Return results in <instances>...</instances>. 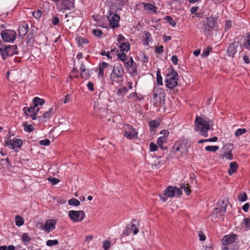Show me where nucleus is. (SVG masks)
Returning <instances> with one entry per match:
<instances>
[{
  "mask_svg": "<svg viewBox=\"0 0 250 250\" xmlns=\"http://www.w3.org/2000/svg\"><path fill=\"white\" fill-rule=\"evenodd\" d=\"M211 47L210 46H208L202 53V56L203 57H207L210 51L211 50Z\"/></svg>",
  "mask_w": 250,
  "mask_h": 250,
  "instance_id": "obj_45",
  "label": "nucleus"
},
{
  "mask_svg": "<svg viewBox=\"0 0 250 250\" xmlns=\"http://www.w3.org/2000/svg\"><path fill=\"white\" fill-rule=\"evenodd\" d=\"M244 222L245 224L246 227H247L248 228H250V219L249 218H244Z\"/></svg>",
  "mask_w": 250,
  "mask_h": 250,
  "instance_id": "obj_57",
  "label": "nucleus"
},
{
  "mask_svg": "<svg viewBox=\"0 0 250 250\" xmlns=\"http://www.w3.org/2000/svg\"><path fill=\"white\" fill-rule=\"evenodd\" d=\"M180 188L183 189L187 195H189L191 192L189 187L186 186L185 184H182Z\"/></svg>",
  "mask_w": 250,
  "mask_h": 250,
  "instance_id": "obj_44",
  "label": "nucleus"
},
{
  "mask_svg": "<svg viewBox=\"0 0 250 250\" xmlns=\"http://www.w3.org/2000/svg\"><path fill=\"white\" fill-rule=\"evenodd\" d=\"M62 10H71L74 7V3L71 1L62 0Z\"/></svg>",
  "mask_w": 250,
  "mask_h": 250,
  "instance_id": "obj_23",
  "label": "nucleus"
},
{
  "mask_svg": "<svg viewBox=\"0 0 250 250\" xmlns=\"http://www.w3.org/2000/svg\"><path fill=\"white\" fill-rule=\"evenodd\" d=\"M22 140L20 139H16L13 140L5 141L6 146L10 149H14L21 146Z\"/></svg>",
  "mask_w": 250,
  "mask_h": 250,
  "instance_id": "obj_17",
  "label": "nucleus"
},
{
  "mask_svg": "<svg viewBox=\"0 0 250 250\" xmlns=\"http://www.w3.org/2000/svg\"><path fill=\"white\" fill-rule=\"evenodd\" d=\"M125 71L123 65L120 63L114 64L110 75V79L113 83H123Z\"/></svg>",
  "mask_w": 250,
  "mask_h": 250,
  "instance_id": "obj_1",
  "label": "nucleus"
},
{
  "mask_svg": "<svg viewBox=\"0 0 250 250\" xmlns=\"http://www.w3.org/2000/svg\"><path fill=\"white\" fill-rule=\"evenodd\" d=\"M15 223L16 226L18 227H21L24 224V219L23 218L19 215H17L15 217Z\"/></svg>",
  "mask_w": 250,
  "mask_h": 250,
  "instance_id": "obj_34",
  "label": "nucleus"
},
{
  "mask_svg": "<svg viewBox=\"0 0 250 250\" xmlns=\"http://www.w3.org/2000/svg\"><path fill=\"white\" fill-rule=\"evenodd\" d=\"M124 136L127 139L131 140L138 138V132L132 126L129 125H124L123 126Z\"/></svg>",
  "mask_w": 250,
  "mask_h": 250,
  "instance_id": "obj_7",
  "label": "nucleus"
},
{
  "mask_svg": "<svg viewBox=\"0 0 250 250\" xmlns=\"http://www.w3.org/2000/svg\"><path fill=\"white\" fill-rule=\"evenodd\" d=\"M52 111L53 108H50L47 111H46L43 114L42 118V122H46L49 119L52 115Z\"/></svg>",
  "mask_w": 250,
  "mask_h": 250,
  "instance_id": "obj_30",
  "label": "nucleus"
},
{
  "mask_svg": "<svg viewBox=\"0 0 250 250\" xmlns=\"http://www.w3.org/2000/svg\"><path fill=\"white\" fill-rule=\"evenodd\" d=\"M93 34L98 37H100L103 34V32L101 30L99 29H96L93 30Z\"/></svg>",
  "mask_w": 250,
  "mask_h": 250,
  "instance_id": "obj_49",
  "label": "nucleus"
},
{
  "mask_svg": "<svg viewBox=\"0 0 250 250\" xmlns=\"http://www.w3.org/2000/svg\"><path fill=\"white\" fill-rule=\"evenodd\" d=\"M237 235L232 233L225 235L222 240L223 245L234 246L233 244L237 239Z\"/></svg>",
  "mask_w": 250,
  "mask_h": 250,
  "instance_id": "obj_13",
  "label": "nucleus"
},
{
  "mask_svg": "<svg viewBox=\"0 0 250 250\" xmlns=\"http://www.w3.org/2000/svg\"><path fill=\"white\" fill-rule=\"evenodd\" d=\"M15 248H16L14 245L0 246V250H15Z\"/></svg>",
  "mask_w": 250,
  "mask_h": 250,
  "instance_id": "obj_41",
  "label": "nucleus"
},
{
  "mask_svg": "<svg viewBox=\"0 0 250 250\" xmlns=\"http://www.w3.org/2000/svg\"><path fill=\"white\" fill-rule=\"evenodd\" d=\"M250 208V204L249 203H246L245 205H244L242 207L243 210L247 212L248 211Z\"/></svg>",
  "mask_w": 250,
  "mask_h": 250,
  "instance_id": "obj_62",
  "label": "nucleus"
},
{
  "mask_svg": "<svg viewBox=\"0 0 250 250\" xmlns=\"http://www.w3.org/2000/svg\"><path fill=\"white\" fill-rule=\"evenodd\" d=\"M107 19L109 25L112 28L114 29L119 26V22L120 19L119 15L116 14L110 13Z\"/></svg>",
  "mask_w": 250,
  "mask_h": 250,
  "instance_id": "obj_14",
  "label": "nucleus"
},
{
  "mask_svg": "<svg viewBox=\"0 0 250 250\" xmlns=\"http://www.w3.org/2000/svg\"><path fill=\"white\" fill-rule=\"evenodd\" d=\"M227 204L223 201L218 203L217 207L213 210L212 218H220L226 213Z\"/></svg>",
  "mask_w": 250,
  "mask_h": 250,
  "instance_id": "obj_8",
  "label": "nucleus"
},
{
  "mask_svg": "<svg viewBox=\"0 0 250 250\" xmlns=\"http://www.w3.org/2000/svg\"><path fill=\"white\" fill-rule=\"evenodd\" d=\"M247 132V130L245 128H239L237 129L235 132V135L236 137L240 136Z\"/></svg>",
  "mask_w": 250,
  "mask_h": 250,
  "instance_id": "obj_40",
  "label": "nucleus"
},
{
  "mask_svg": "<svg viewBox=\"0 0 250 250\" xmlns=\"http://www.w3.org/2000/svg\"><path fill=\"white\" fill-rule=\"evenodd\" d=\"M17 33L12 30L6 29L1 33V38L4 42H12L16 38Z\"/></svg>",
  "mask_w": 250,
  "mask_h": 250,
  "instance_id": "obj_10",
  "label": "nucleus"
},
{
  "mask_svg": "<svg viewBox=\"0 0 250 250\" xmlns=\"http://www.w3.org/2000/svg\"><path fill=\"white\" fill-rule=\"evenodd\" d=\"M167 71L165 80L166 85L168 88L172 89L177 85L178 74L172 68L168 69Z\"/></svg>",
  "mask_w": 250,
  "mask_h": 250,
  "instance_id": "obj_3",
  "label": "nucleus"
},
{
  "mask_svg": "<svg viewBox=\"0 0 250 250\" xmlns=\"http://www.w3.org/2000/svg\"><path fill=\"white\" fill-rule=\"evenodd\" d=\"M125 67L127 72L131 76H135L137 75V65L132 57H130L125 63Z\"/></svg>",
  "mask_w": 250,
  "mask_h": 250,
  "instance_id": "obj_9",
  "label": "nucleus"
},
{
  "mask_svg": "<svg viewBox=\"0 0 250 250\" xmlns=\"http://www.w3.org/2000/svg\"><path fill=\"white\" fill-rule=\"evenodd\" d=\"M238 198L240 201L244 202L247 199V195L245 193H243L239 195Z\"/></svg>",
  "mask_w": 250,
  "mask_h": 250,
  "instance_id": "obj_46",
  "label": "nucleus"
},
{
  "mask_svg": "<svg viewBox=\"0 0 250 250\" xmlns=\"http://www.w3.org/2000/svg\"><path fill=\"white\" fill-rule=\"evenodd\" d=\"M196 131H199L201 135L204 137L208 136V131L209 129L208 123L200 117H196L195 120Z\"/></svg>",
  "mask_w": 250,
  "mask_h": 250,
  "instance_id": "obj_2",
  "label": "nucleus"
},
{
  "mask_svg": "<svg viewBox=\"0 0 250 250\" xmlns=\"http://www.w3.org/2000/svg\"><path fill=\"white\" fill-rule=\"evenodd\" d=\"M188 146H186L182 141H177L175 143L173 146V149L175 152L180 151L182 153H185L188 151Z\"/></svg>",
  "mask_w": 250,
  "mask_h": 250,
  "instance_id": "obj_18",
  "label": "nucleus"
},
{
  "mask_svg": "<svg viewBox=\"0 0 250 250\" xmlns=\"http://www.w3.org/2000/svg\"><path fill=\"white\" fill-rule=\"evenodd\" d=\"M68 215L73 223L82 222L85 216L84 212L82 210H70L68 211Z\"/></svg>",
  "mask_w": 250,
  "mask_h": 250,
  "instance_id": "obj_6",
  "label": "nucleus"
},
{
  "mask_svg": "<svg viewBox=\"0 0 250 250\" xmlns=\"http://www.w3.org/2000/svg\"><path fill=\"white\" fill-rule=\"evenodd\" d=\"M165 94L164 91L159 86H155L153 89V98H156L158 96H163Z\"/></svg>",
  "mask_w": 250,
  "mask_h": 250,
  "instance_id": "obj_25",
  "label": "nucleus"
},
{
  "mask_svg": "<svg viewBox=\"0 0 250 250\" xmlns=\"http://www.w3.org/2000/svg\"><path fill=\"white\" fill-rule=\"evenodd\" d=\"M117 41L118 42V44L124 43V42H126L125 38L121 34H120L118 36Z\"/></svg>",
  "mask_w": 250,
  "mask_h": 250,
  "instance_id": "obj_47",
  "label": "nucleus"
},
{
  "mask_svg": "<svg viewBox=\"0 0 250 250\" xmlns=\"http://www.w3.org/2000/svg\"><path fill=\"white\" fill-rule=\"evenodd\" d=\"M28 24L23 22L21 23L19 27V35L21 37L24 36L28 32Z\"/></svg>",
  "mask_w": 250,
  "mask_h": 250,
  "instance_id": "obj_21",
  "label": "nucleus"
},
{
  "mask_svg": "<svg viewBox=\"0 0 250 250\" xmlns=\"http://www.w3.org/2000/svg\"><path fill=\"white\" fill-rule=\"evenodd\" d=\"M56 223L57 220L55 219L47 220L45 222L44 226L42 228V229L49 233L55 229Z\"/></svg>",
  "mask_w": 250,
  "mask_h": 250,
  "instance_id": "obj_16",
  "label": "nucleus"
},
{
  "mask_svg": "<svg viewBox=\"0 0 250 250\" xmlns=\"http://www.w3.org/2000/svg\"><path fill=\"white\" fill-rule=\"evenodd\" d=\"M68 203L70 206H79L80 205V201L76 198H72L68 200Z\"/></svg>",
  "mask_w": 250,
  "mask_h": 250,
  "instance_id": "obj_37",
  "label": "nucleus"
},
{
  "mask_svg": "<svg viewBox=\"0 0 250 250\" xmlns=\"http://www.w3.org/2000/svg\"><path fill=\"white\" fill-rule=\"evenodd\" d=\"M118 46L120 48L119 51L122 52H127L130 49V44L128 42H124L120 44H118Z\"/></svg>",
  "mask_w": 250,
  "mask_h": 250,
  "instance_id": "obj_28",
  "label": "nucleus"
},
{
  "mask_svg": "<svg viewBox=\"0 0 250 250\" xmlns=\"http://www.w3.org/2000/svg\"><path fill=\"white\" fill-rule=\"evenodd\" d=\"M127 89L125 87L119 88L116 92V96H117L118 98L116 100L119 103H122L123 101L124 96L127 93Z\"/></svg>",
  "mask_w": 250,
  "mask_h": 250,
  "instance_id": "obj_19",
  "label": "nucleus"
},
{
  "mask_svg": "<svg viewBox=\"0 0 250 250\" xmlns=\"http://www.w3.org/2000/svg\"><path fill=\"white\" fill-rule=\"evenodd\" d=\"M150 127V129L152 131L151 128H156L160 125V123L157 120H153L150 121L148 123Z\"/></svg>",
  "mask_w": 250,
  "mask_h": 250,
  "instance_id": "obj_36",
  "label": "nucleus"
},
{
  "mask_svg": "<svg viewBox=\"0 0 250 250\" xmlns=\"http://www.w3.org/2000/svg\"><path fill=\"white\" fill-rule=\"evenodd\" d=\"M238 164L235 162H232L229 164V167L228 170V173L229 175H231L234 173L236 172L237 168H238Z\"/></svg>",
  "mask_w": 250,
  "mask_h": 250,
  "instance_id": "obj_26",
  "label": "nucleus"
},
{
  "mask_svg": "<svg viewBox=\"0 0 250 250\" xmlns=\"http://www.w3.org/2000/svg\"><path fill=\"white\" fill-rule=\"evenodd\" d=\"M165 20L168 22L171 26H175L176 25V22L172 20V18L169 16H167L165 17Z\"/></svg>",
  "mask_w": 250,
  "mask_h": 250,
  "instance_id": "obj_43",
  "label": "nucleus"
},
{
  "mask_svg": "<svg viewBox=\"0 0 250 250\" xmlns=\"http://www.w3.org/2000/svg\"><path fill=\"white\" fill-rule=\"evenodd\" d=\"M117 56L119 60L124 62V65H125V63L127 62L128 59L129 58H127V56L125 53V52L122 51H117Z\"/></svg>",
  "mask_w": 250,
  "mask_h": 250,
  "instance_id": "obj_27",
  "label": "nucleus"
},
{
  "mask_svg": "<svg viewBox=\"0 0 250 250\" xmlns=\"http://www.w3.org/2000/svg\"><path fill=\"white\" fill-rule=\"evenodd\" d=\"M0 53L3 60L8 57L18 54L17 47L16 45H5L0 47Z\"/></svg>",
  "mask_w": 250,
  "mask_h": 250,
  "instance_id": "obj_5",
  "label": "nucleus"
},
{
  "mask_svg": "<svg viewBox=\"0 0 250 250\" xmlns=\"http://www.w3.org/2000/svg\"><path fill=\"white\" fill-rule=\"evenodd\" d=\"M182 193L180 188L174 187H168L165 190L164 196H160V199L163 202H166L167 198H172L174 197H178Z\"/></svg>",
  "mask_w": 250,
  "mask_h": 250,
  "instance_id": "obj_4",
  "label": "nucleus"
},
{
  "mask_svg": "<svg viewBox=\"0 0 250 250\" xmlns=\"http://www.w3.org/2000/svg\"><path fill=\"white\" fill-rule=\"evenodd\" d=\"M238 43L234 42L231 43L228 47L227 50L228 55L230 57H233L237 52V47Z\"/></svg>",
  "mask_w": 250,
  "mask_h": 250,
  "instance_id": "obj_20",
  "label": "nucleus"
},
{
  "mask_svg": "<svg viewBox=\"0 0 250 250\" xmlns=\"http://www.w3.org/2000/svg\"><path fill=\"white\" fill-rule=\"evenodd\" d=\"M160 133L161 134L163 135V136L162 137H166V138H167L168 136L169 135V132L167 130L164 129V130H161L160 131Z\"/></svg>",
  "mask_w": 250,
  "mask_h": 250,
  "instance_id": "obj_56",
  "label": "nucleus"
},
{
  "mask_svg": "<svg viewBox=\"0 0 250 250\" xmlns=\"http://www.w3.org/2000/svg\"><path fill=\"white\" fill-rule=\"evenodd\" d=\"M22 242L25 245H27L31 240L30 236L27 233H23L21 237Z\"/></svg>",
  "mask_w": 250,
  "mask_h": 250,
  "instance_id": "obj_31",
  "label": "nucleus"
},
{
  "mask_svg": "<svg viewBox=\"0 0 250 250\" xmlns=\"http://www.w3.org/2000/svg\"><path fill=\"white\" fill-rule=\"evenodd\" d=\"M42 13L41 10H37L36 11H34L32 13V15L34 18L36 19L40 18L42 16Z\"/></svg>",
  "mask_w": 250,
  "mask_h": 250,
  "instance_id": "obj_51",
  "label": "nucleus"
},
{
  "mask_svg": "<svg viewBox=\"0 0 250 250\" xmlns=\"http://www.w3.org/2000/svg\"><path fill=\"white\" fill-rule=\"evenodd\" d=\"M219 146H209L205 147V150L207 151L215 152L219 149Z\"/></svg>",
  "mask_w": 250,
  "mask_h": 250,
  "instance_id": "obj_39",
  "label": "nucleus"
},
{
  "mask_svg": "<svg viewBox=\"0 0 250 250\" xmlns=\"http://www.w3.org/2000/svg\"><path fill=\"white\" fill-rule=\"evenodd\" d=\"M149 149L150 151L154 152L158 149V146L157 145L152 142L150 144Z\"/></svg>",
  "mask_w": 250,
  "mask_h": 250,
  "instance_id": "obj_50",
  "label": "nucleus"
},
{
  "mask_svg": "<svg viewBox=\"0 0 250 250\" xmlns=\"http://www.w3.org/2000/svg\"><path fill=\"white\" fill-rule=\"evenodd\" d=\"M111 245V243L107 240H106L103 242V248L104 250H108Z\"/></svg>",
  "mask_w": 250,
  "mask_h": 250,
  "instance_id": "obj_53",
  "label": "nucleus"
},
{
  "mask_svg": "<svg viewBox=\"0 0 250 250\" xmlns=\"http://www.w3.org/2000/svg\"><path fill=\"white\" fill-rule=\"evenodd\" d=\"M142 4L144 6L145 10L148 12H152L156 13L157 12V7L151 3H148L143 2Z\"/></svg>",
  "mask_w": 250,
  "mask_h": 250,
  "instance_id": "obj_24",
  "label": "nucleus"
},
{
  "mask_svg": "<svg viewBox=\"0 0 250 250\" xmlns=\"http://www.w3.org/2000/svg\"><path fill=\"white\" fill-rule=\"evenodd\" d=\"M48 181L50 182L53 185H56L59 182V180L56 178L48 177L47 178Z\"/></svg>",
  "mask_w": 250,
  "mask_h": 250,
  "instance_id": "obj_52",
  "label": "nucleus"
},
{
  "mask_svg": "<svg viewBox=\"0 0 250 250\" xmlns=\"http://www.w3.org/2000/svg\"><path fill=\"white\" fill-rule=\"evenodd\" d=\"M59 242L57 240H49L46 242V245L49 247H51L54 245L58 244Z\"/></svg>",
  "mask_w": 250,
  "mask_h": 250,
  "instance_id": "obj_42",
  "label": "nucleus"
},
{
  "mask_svg": "<svg viewBox=\"0 0 250 250\" xmlns=\"http://www.w3.org/2000/svg\"><path fill=\"white\" fill-rule=\"evenodd\" d=\"M171 60L174 64L176 65L178 64V59L176 55L172 56Z\"/></svg>",
  "mask_w": 250,
  "mask_h": 250,
  "instance_id": "obj_60",
  "label": "nucleus"
},
{
  "mask_svg": "<svg viewBox=\"0 0 250 250\" xmlns=\"http://www.w3.org/2000/svg\"><path fill=\"white\" fill-rule=\"evenodd\" d=\"M232 148L233 145L232 144L229 143L226 145L223 148L224 152L220 155V157L225 158L228 160H231L233 159Z\"/></svg>",
  "mask_w": 250,
  "mask_h": 250,
  "instance_id": "obj_12",
  "label": "nucleus"
},
{
  "mask_svg": "<svg viewBox=\"0 0 250 250\" xmlns=\"http://www.w3.org/2000/svg\"><path fill=\"white\" fill-rule=\"evenodd\" d=\"M131 231H132L134 235L138 233L139 230L138 227L135 224H132L131 227Z\"/></svg>",
  "mask_w": 250,
  "mask_h": 250,
  "instance_id": "obj_54",
  "label": "nucleus"
},
{
  "mask_svg": "<svg viewBox=\"0 0 250 250\" xmlns=\"http://www.w3.org/2000/svg\"><path fill=\"white\" fill-rule=\"evenodd\" d=\"M90 76V71L88 69L84 70L81 73V77L84 79H88Z\"/></svg>",
  "mask_w": 250,
  "mask_h": 250,
  "instance_id": "obj_38",
  "label": "nucleus"
},
{
  "mask_svg": "<svg viewBox=\"0 0 250 250\" xmlns=\"http://www.w3.org/2000/svg\"><path fill=\"white\" fill-rule=\"evenodd\" d=\"M156 52L158 54H161L163 52V46L162 45L159 46L156 48Z\"/></svg>",
  "mask_w": 250,
  "mask_h": 250,
  "instance_id": "obj_63",
  "label": "nucleus"
},
{
  "mask_svg": "<svg viewBox=\"0 0 250 250\" xmlns=\"http://www.w3.org/2000/svg\"><path fill=\"white\" fill-rule=\"evenodd\" d=\"M163 78L161 75L160 69H158L156 72V80L159 85H163Z\"/></svg>",
  "mask_w": 250,
  "mask_h": 250,
  "instance_id": "obj_35",
  "label": "nucleus"
},
{
  "mask_svg": "<svg viewBox=\"0 0 250 250\" xmlns=\"http://www.w3.org/2000/svg\"><path fill=\"white\" fill-rule=\"evenodd\" d=\"M246 48L250 50V34L247 36Z\"/></svg>",
  "mask_w": 250,
  "mask_h": 250,
  "instance_id": "obj_61",
  "label": "nucleus"
},
{
  "mask_svg": "<svg viewBox=\"0 0 250 250\" xmlns=\"http://www.w3.org/2000/svg\"><path fill=\"white\" fill-rule=\"evenodd\" d=\"M23 126L24 130L26 132H30L34 130V127L33 125L28 124L27 122L24 123L23 124Z\"/></svg>",
  "mask_w": 250,
  "mask_h": 250,
  "instance_id": "obj_33",
  "label": "nucleus"
},
{
  "mask_svg": "<svg viewBox=\"0 0 250 250\" xmlns=\"http://www.w3.org/2000/svg\"><path fill=\"white\" fill-rule=\"evenodd\" d=\"M87 87H88V89L91 91H93L94 90V84L93 83L91 82H89L87 84Z\"/></svg>",
  "mask_w": 250,
  "mask_h": 250,
  "instance_id": "obj_59",
  "label": "nucleus"
},
{
  "mask_svg": "<svg viewBox=\"0 0 250 250\" xmlns=\"http://www.w3.org/2000/svg\"><path fill=\"white\" fill-rule=\"evenodd\" d=\"M39 110V107H36L34 105L33 106H30L27 108L24 107L23 108V110L26 113V115L30 116L33 120L37 119V114Z\"/></svg>",
  "mask_w": 250,
  "mask_h": 250,
  "instance_id": "obj_15",
  "label": "nucleus"
},
{
  "mask_svg": "<svg viewBox=\"0 0 250 250\" xmlns=\"http://www.w3.org/2000/svg\"><path fill=\"white\" fill-rule=\"evenodd\" d=\"M33 104L36 107L42 105L45 103V100L39 97H36L33 99Z\"/></svg>",
  "mask_w": 250,
  "mask_h": 250,
  "instance_id": "obj_29",
  "label": "nucleus"
},
{
  "mask_svg": "<svg viewBox=\"0 0 250 250\" xmlns=\"http://www.w3.org/2000/svg\"><path fill=\"white\" fill-rule=\"evenodd\" d=\"M203 27L206 32H209L217 25L216 20L212 16L206 18L203 22Z\"/></svg>",
  "mask_w": 250,
  "mask_h": 250,
  "instance_id": "obj_11",
  "label": "nucleus"
},
{
  "mask_svg": "<svg viewBox=\"0 0 250 250\" xmlns=\"http://www.w3.org/2000/svg\"><path fill=\"white\" fill-rule=\"evenodd\" d=\"M110 66L109 64L106 62H103L99 64L98 66V76L103 78L104 76V70Z\"/></svg>",
  "mask_w": 250,
  "mask_h": 250,
  "instance_id": "obj_22",
  "label": "nucleus"
},
{
  "mask_svg": "<svg viewBox=\"0 0 250 250\" xmlns=\"http://www.w3.org/2000/svg\"><path fill=\"white\" fill-rule=\"evenodd\" d=\"M222 250H235L234 246L223 245L221 246Z\"/></svg>",
  "mask_w": 250,
  "mask_h": 250,
  "instance_id": "obj_48",
  "label": "nucleus"
},
{
  "mask_svg": "<svg viewBox=\"0 0 250 250\" xmlns=\"http://www.w3.org/2000/svg\"><path fill=\"white\" fill-rule=\"evenodd\" d=\"M198 235L201 241H205L206 240V236L202 231H199Z\"/></svg>",
  "mask_w": 250,
  "mask_h": 250,
  "instance_id": "obj_58",
  "label": "nucleus"
},
{
  "mask_svg": "<svg viewBox=\"0 0 250 250\" xmlns=\"http://www.w3.org/2000/svg\"><path fill=\"white\" fill-rule=\"evenodd\" d=\"M167 138H166V137H159L157 141V144L159 147H160L161 149H164V147L163 146V144L166 143L167 141Z\"/></svg>",
  "mask_w": 250,
  "mask_h": 250,
  "instance_id": "obj_32",
  "label": "nucleus"
},
{
  "mask_svg": "<svg viewBox=\"0 0 250 250\" xmlns=\"http://www.w3.org/2000/svg\"><path fill=\"white\" fill-rule=\"evenodd\" d=\"M60 22L59 19L57 17H54L52 19V22L54 25L58 24Z\"/></svg>",
  "mask_w": 250,
  "mask_h": 250,
  "instance_id": "obj_64",
  "label": "nucleus"
},
{
  "mask_svg": "<svg viewBox=\"0 0 250 250\" xmlns=\"http://www.w3.org/2000/svg\"><path fill=\"white\" fill-rule=\"evenodd\" d=\"M39 143L42 146H47L50 145V142L49 139H45L43 140H41Z\"/></svg>",
  "mask_w": 250,
  "mask_h": 250,
  "instance_id": "obj_55",
  "label": "nucleus"
}]
</instances>
